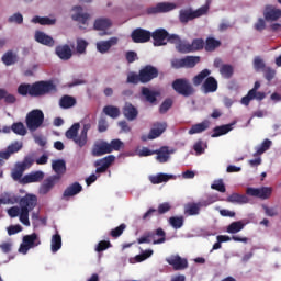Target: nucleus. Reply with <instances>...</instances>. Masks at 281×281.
I'll use <instances>...</instances> for the list:
<instances>
[{"mask_svg": "<svg viewBox=\"0 0 281 281\" xmlns=\"http://www.w3.org/2000/svg\"><path fill=\"white\" fill-rule=\"evenodd\" d=\"M23 243H25L29 248L34 249V247H38V245H41V239L36 233H33L24 236Z\"/></svg>", "mask_w": 281, "mask_h": 281, "instance_id": "nucleus-36", "label": "nucleus"}, {"mask_svg": "<svg viewBox=\"0 0 281 281\" xmlns=\"http://www.w3.org/2000/svg\"><path fill=\"white\" fill-rule=\"evenodd\" d=\"M202 89L204 93H215L218 90V81L214 77H207L202 85Z\"/></svg>", "mask_w": 281, "mask_h": 281, "instance_id": "nucleus-26", "label": "nucleus"}, {"mask_svg": "<svg viewBox=\"0 0 281 281\" xmlns=\"http://www.w3.org/2000/svg\"><path fill=\"white\" fill-rule=\"evenodd\" d=\"M183 223H184L183 216L169 217V225H171L173 229H181L183 227Z\"/></svg>", "mask_w": 281, "mask_h": 281, "instance_id": "nucleus-49", "label": "nucleus"}, {"mask_svg": "<svg viewBox=\"0 0 281 281\" xmlns=\"http://www.w3.org/2000/svg\"><path fill=\"white\" fill-rule=\"evenodd\" d=\"M154 251L151 249L145 250L143 254L137 255L135 257L136 262H144V260H148L150 256H153Z\"/></svg>", "mask_w": 281, "mask_h": 281, "instance_id": "nucleus-64", "label": "nucleus"}, {"mask_svg": "<svg viewBox=\"0 0 281 281\" xmlns=\"http://www.w3.org/2000/svg\"><path fill=\"white\" fill-rule=\"evenodd\" d=\"M126 82L128 85H139V82H142V77H140V72H130L127 75V79H126Z\"/></svg>", "mask_w": 281, "mask_h": 281, "instance_id": "nucleus-56", "label": "nucleus"}, {"mask_svg": "<svg viewBox=\"0 0 281 281\" xmlns=\"http://www.w3.org/2000/svg\"><path fill=\"white\" fill-rule=\"evenodd\" d=\"M258 89H260V81L255 82L254 88L249 90L247 95H245L241 99V104H244L245 106H249V103L251 102V100H256V91H258Z\"/></svg>", "mask_w": 281, "mask_h": 281, "instance_id": "nucleus-31", "label": "nucleus"}, {"mask_svg": "<svg viewBox=\"0 0 281 281\" xmlns=\"http://www.w3.org/2000/svg\"><path fill=\"white\" fill-rule=\"evenodd\" d=\"M63 247V237L60 234L56 233L55 235L52 236L50 239V250L53 254H56L57 251H60Z\"/></svg>", "mask_w": 281, "mask_h": 281, "instance_id": "nucleus-38", "label": "nucleus"}, {"mask_svg": "<svg viewBox=\"0 0 281 281\" xmlns=\"http://www.w3.org/2000/svg\"><path fill=\"white\" fill-rule=\"evenodd\" d=\"M59 106L61 109H71V106H76V98L70 95H64L59 100Z\"/></svg>", "mask_w": 281, "mask_h": 281, "instance_id": "nucleus-45", "label": "nucleus"}, {"mask_svg": "<svg viewBox=\"0 0 281 281\" xmlns=\"http://www.w3.org/2000/svg\"><path fill=\"white\" fill-rule=\"evenodd\" d=\"M33 23H40V25H55L56 19L41 18L38 15L32 19Z\"/></svg>", "mask_w": 281, "mask_h": 281, "instance_id": "nucleus-52", "label": "nucleus"}, {"mask_svg": "<svg viewBox=\"0 0 281 281\" xmlns=\"http://www.w3.org/2000/svg\"><path fill=\"white\" fill-rule=\"evenodd\" d=\"M220 74L223 78L229 79L234 76V67L229 64H224L220 68Z\"/></svg>", "mask_w": 281, "mask_h": 281, "instance_id": "nucleus-47", "label": "nucleus"}, {"mask_svg": "<svg viewBox=\"0 0 281 281\" xmlns=\"http://www.w3.org/2000/svg\"><path fill=\"white\" fill-rule=\"evenodd\" d=\"M24 172L25 171L18 164H15V167L11 172L13 181H21Z\"/></svg>", "mask_w": 281, "mask_h": 281, "instance_id": "nucleus-57", "label": "nucleus"}, {"mask_svg": "<svg viewBox=\"0 0 281 281\" xmlns=\"http://www.w3.org/2000/svg\"><path fill=\"white\" fill-rule=\"evenodd\" d=\"M170 179H177V176L170 173H157L155 176H149V181L153 186H159V183H168Z\"/></svg>", "mask_w": 281, "mask_h": 281, "instance_id": "nucleus-23", "label": "nucleus"}, {"mask_svg": "<svg viewBox=\"0 0 281 281\" xmlns=\"http://www.w3.org/2000/svg\"><path fill=\"white\" fill-rule=\"evenodd\" d=\"M140 74V83L147 85L151 80H155L159 76V69L153 65H146L139 70Z\"/></svg>", "mask_w": 281, "mask_h": 281, "instance_id": "nucleus-9", "label": "nucleus"}, {"mask_svg": "<svg viewBox=\"0 0 281 281\" xmlns=\"http://www.w3.org/2000/svg\"><path fill=\"white\" fill-rule=\"evenodd\" d=\"M272 142L269 138H266L260 146L256 147V153L254 157H260V155H265L269 148H271Z\"/></svg>", "mask_w": 281, "mask_h": 281, "instance_id": "nucleus-44", "label": "nucleus"}, {"mask_svg": "<svg viewBox=\"0 0 281 281\" xmlns=\"http://www.w3.org/2000/svg\"><path fill=\"white\" fill-rule=\"evenodd\" d=\"M112 245L111 241L109 240H101L98 243L97 247H95V251L98 254H101V251H106V249H111Z\"/></svg>", "mask_w": 281, "mask_h": 281, "instance_id": "nucleus-61", "label": "nucleus"}, {"mask_svg": "<svg viewBox=\"0 0 281 281\" xmlns=\"http://www.w3.org/2000/svg\"><path fill=\"white\" fill-rule=\"evenodd\" d=\"M52 169L54 170L55 175L48 176L43 180L38 188V194L45 196L49 194L56 186L60 183L63 176L67 172V164L63 159H57L52 162Z\"/></svg>", "mask_w": 281, "mask_h": 281, "instance_id": "nucleus-2", "label": "nucleus"}, {"mask_svg": "<svg viewBox=\"0 0 281 281\" xmlns=\"http://www.w3.org/2000/svg\"><path fill=\"white\" fill-rule=\"evenodd\" d=\"M43 122H45V114L38 109L26 114L25 124L29 131H38L43 126Z\"/></svg>", "mask_w": 281, "mask_h": 281, "instance_id": "nucleus-8", "label": "nucleus"}, {"mask_svg": "<svg viewBox=\"0 0 281 281\" xmlns=\"http://www.w3.org/2000/svg\"><path fill=\"white\" fill-rule=\"evenodd\" d=\"M210 128V121L204 120L201 123L194 124L189 130V135H196L199 133H203L204 131H207Z\"/></svg>", "mask_w": 281, "mask_h": 281, "instance_id": "nucleus-33", "label": "nucleus"}, {"mask_svg": "<svg viewBox=\"0 0 281 281\" xmlns=\"http://www.w3.org/2000/svg\"><path fill=\"white\" fill-rule=\"evenodd\" d=\"M78 131H80V123H75L66 132L67 139H71L79 148H85V143L80 142V134L78 135Z\"/></svg>", "mask_w": 281, "mask_h": 281, "instance_id": "nucleus-17", "label": "nucleus"}, {"mask_svg": "<svg viewBox=\"0 0 281 281\" xmlns=\"http://www.w3.org/2000/svg\"><path fill=\"white\" fill-rule=\"evenodd\" d=\"M168 128V124L166 122L159 123L156 122L153 124V128L149 131V134L142 136V142H148V139H157V137H161L164 133Z\"/></svg>", "mask_w": 281, "mask_h": 281, "instance_id": "nucleus-11", "label": "nucleus"}, {"mask_svg": "<svg viewBox=\"0 0 281 281\" xmlns=\"http://www.w3.org/2000/svg\"><path fill=\"white\" fill-rule=\"evenodd\" d=\"M168 36V31L166 29H158L151 33V38L154 41L155 47H161L162 45H167L166 38Z\"/></svg>", "mask_w": 281, "mask_h": 281, "instance_id": "nucleus-18", "label": "nucleus"}, {"mask_svg": "<svg viewBox=\"0 0 281 281\" xmlns=\"http://www.w3.org/2000/svg\"><path fill=\"white\" fill-rule=\"evenodd\" d=\"M168 265L173 267L175 271H183V269H188V259L181 258V256H172L167 259Z\"/></svg>", "mask_w": 281, "mask_h": 281, "instance_id": "nucleus-19", "label": "nucleus"}, {"mask_svg": "<svg viewBox=\"0 0 281 281\" xmlns=\"http://www.w3.org/2000/svg\"><path fill=\"white\" fill-rule=\"evenodd\" d=\"M113 45H117V37H111L108 41H101L97 43V49L100 52V54H106Z\"/></svg>", "mask_w": 281, "mask_h": 281, "instance_id": "nucleus-28", "label": "nucleus"}, {"mask_svg": "<svg viewBox=\"0 0 281 281\" xmlns=\"http://www.w3.org/2000/svg\"><path fill=\"white\" fill-rule=\"evenodd\" d=\"M210 12V0L206 1L204 5L196 10H192V8L181 9L179 11V21L180 23H190V21H194V19H201V16H205Z\"/></svg>", "mask_w": 281, "mask_h": 281, "instance_id": "nucleus-5", "label": "nucleus"}, {"mask_svg": "<svg viewBox=\"0 0 281 281\" xmlns=\"http://www.w3.org/2000/svg\"><path fill=\"white\" fill-rule=\"evenodd\" d=\"M216 240H220V243H229V240H234L235 243H249V238L247 237H240L238 235H233L232 237L227 235H218L216 237Z\"/></svg>", "mask_w": 281, "mask_h": 281, "instance_id": "nucleus-35", "label": "nucleus"}, {"mask_svg": "<svg viewBox=\"0 0 281 281\" xmlns=\"http://www.w3.org/2000/svg\"><path fill=\"white\" fill-rule=\"evenodd\" d=\"M45 179V172L42 170L32 171L25 175L21 180L20 183L23 186H27V183H41Z\"/></svg>", "mask_w": 281, "mask_h": 281, "instance_id": "nucleus-15", "label": "nucleus"}, {"mask_svg": "<svg viewBox=\"0 0 281 281\" xmlns=\"http://www.w3.org/2000/svg\"><path fill=\"white\" fill-rule=\"evenodd\" d=\"M212 74V70L205 68L202 71H200L196 76L193 77L192 82L194 87H199L200 85H203L204 80H207V77Z\"/></svg>", "mask_w": 281, "mask_h": 281, "instance_id": "nucleus-37", "label": "nucleus"}, {"mask_svg": "<svg viewBox=\"0 0 281 281\" xmlns=\"http://www.w3.org/2000/svg\"><path fill=\"white\" fill-rule=\"evenodd\" d=\"M35 41L41 45H46L47 47H54V37L45 34L43 31L35 32Z\"/></svg>", "mask_w": 281, "mask_h": 281, "instance_id": "nucleus-25", "label": "nucleus"}, {"mask_svg": "<svg viewBox=\"0 0 281 281\" xmlns=\"http://www.w3.org/2000/svg\"><path fill=\"white\" fill-rule=\"evenodd\" d=\"M177 52H179L180 54H193L192 52V43H188V42H180L177 46H176Z\"/></svg>", "mask_w": 281, "mask_h": 281, "instance_id": "nucleus-50", "label": "nucleus"}, {"mask_svg": "<svg viewBox=\"0 0 281 281\" xmlns=\"http://www.w3.org/2000/svg\"><path fill=\"white\" fill-rule=\"evenodd\" d=\"M2 63L7 65V67H10V65L16 64V55L12 50L7 52L2 56Z\"/></svg>", "mask_w": 281, "mask_h": 281, "instance_id": "nucleus-48", "label": "nucleus"}, {"mask_svg": "<svg viewBox=\"0 0 281 281\" xmlns=\"http://www.w3.org/2000/svg\"><path fill=\"white\" fill-rule=\"evenodd\" d=\"M124 142L122 139L115 138L110 143L104 139L95 140L91 148L92 157H103V155H111V153H120L123 150Z\"/></svg>", "mask_w": 281, "mask_h": 281, "instance_id": "nucleus-3", "label": "nucleus"}, {"mask_svg": "<svg viewBox=\"0 0 281 281\" xmlns=\"http://www.w3.org/2000/svg\"><path fill=\"white\" fill-rule=\"evenodd\" d=\"M205 204L203 202L199 203H189L186 205L184 214H188V216H198L201 212V207H203Z\"/></svg>", "mask_w": 281, "mask_h": 281, "instance_id": "nucleus-29", "label": "nucleus"}, {"mask_svg": "<svg viewBox=\"0 0 281 281\" xmlns=\"http://www.w3.org/2000/svg\"><path fill=\"white\" fill-rule=\"evenodd\" d=\"M123 115L128 120V122H133V120H137L139 115V111L132 103H125L123 106Z\"/></svg>", "mask_w": 281, "mask_h": 281, "instance_id": "nucleus-24", "label": "nucleus"}, {"mask_svg": "<svg viewBox=\"0 0 281 281\" xmlns=\"http://www.w3.org/2000/svg\"><path fill=\"white\" fill-rule=\"evenodd\" d=\"M89 43L86 40L78 38L77 40V54H85L87 52V47Z\"/></svg>", "mask_w": 281, "mask_h": 281, "instance_id": "nucleus-60", "label": "nucleus"}, {"mask_svg": "<svg viewBox=\"0 0 281 281\" xmlns=\"http://www.w3.org/2000/svg\"><path fill=\"white\" fill-rule=\"evenodd\" d=\"M263 18L266 21H278V19H281V10L268 4L263 10Z\"/></svg>", "mask_w": 281, "mask_h": 281, "instance_id": "nucleus-21", "label": "nucleus"}, {"mask_svg": "<svg viewBox=\"0 0 281 281\" xmlns=\"http://www.w3.org/2000/svg\"><path fill=\"white\" fill-rule=\"evenodd\" d=\"M103 113L108 115V117H112V120H117L121 115L120 108L115 105H105L103 108Z\"/></svg>", "mask_w": 281, "mask_h": 281, "instance_id": "nucleus-42", "label": "nucleus"}, {"mask_svg": "<svg viewBox=\"0 0 281 281\" xmlns=\"http://www.w3.org/2000/svg\"><path fill=\"white\" fill-rule=\"evenodd\" d=\"M243 229H245V223H243V221H237L231 223L227 226L226 232L228 234H238V232H243Z\"/></svg>", "mask_w": 281, "mask_h": 281, "instance_id": "nucleus-43", "label": "nucleus"}, {"mask_svg": "<svg viewBox=\"0 0 281 281\" xmlns=\"http://www.w3.org/2000/svg\"><path fill=\"white\" fill-rule=\"evenodd\" d=\"M140 93L149 104H155L157 102V95H159V92L149 90L147 87H143Z\"/></svg>", "mask_w": 281, "mask_h": 281, "instance_id": "nucleus-40", "label": "nucleus"}, {"mask_svg": "<svg viewBox=\"0 0 281 281\" xmlns=\"http://www.w3.org/2000/svg\"><path fill=\"white\" fill-rule=\"evenodd\" d=\"M199 63H201V57L199 56L189 55L183 57L184 69H194Z\"/></svg>", "mask_w": 281, "mask_h": 281, "instance_id": "nucleus-41", "label": "nucleus"}, {"mask_svg": "<svg viewBox=\"0 0 281 281\" xmlns=\"http://www.w3.org/2000/svg\"><path fill=\"white\" fill-rule=\"evenodd\" d=\"M72 12H75V14L71 15L72 21H77L80 25H89V19H91V15L89 13H82V7H72Z\"/></svg>", "mask_w": 281, "mask_h": 281, "instance_id": "nucleus-16", "label": "nucleus"}, {"mask_svg": "<svg viewBox=\"0 0 281 281\" xmlns=\"http://www.w3.org/2000/svg\"><path fill=\"white\" fill-rule=\"evenodd\" d=\"M171 87L173 91L178 93V95H182L183 98H191V95H194V93H196L194 86H192L190 79L188 78L175 79L171 83Z\"/></svg>", "mask_w": 281, "mask_h": 281, "instance_id": "nucleus-6", "label": "nucleus"}, {"mask_svg": "<svg viewBox=\"0 0 281 281\" xmlns=\"http://www.w3.org/2000/svg\"><path fill=\"white\" fill-rule=\"evenodd\" d=\"M23 148V143L15 140L11 145L7 147V150H9V154L14 155V153H19Z\"/></svg>", "mask_w": 281, "mask_h": 281, "instance_id": "nucleus-59", "label": "nucleus"}, {"mask_svg": "<svg viewBox=\"0 0 281 281\" xmlns=\"http://www.w3.org/2000/svg\"><path fill=\"white\" fill-rule=\"evenodd\" d=\"M113 25V22L109 18H98L94 20L93 29L97 32H106Z\"/></svg>", "mask_w": 281, "mask_h": 281, "instance_id": "nucleus-22", "label": "nucleus"}, {"mask_svg": "<svg viewBox=\"0 0 281 281\" xmlns=\"http://www.w3.org/2000/svg\"><path fill=\"white\" fill-rule=\"evenodd\" d=\"M177 8V4L170 2H159L155 7L147 9V14H162L166 12H172Z\"/></svg>", "mask_w": 281, "mask_h": 281, "instance_id": "nucleus-13", "label": "nucleus"}, {"mask_svg": "<svg viewBox=\"0 0 281 281\" xmlns=\"http://www.w3.org/2000/svg\"><path fill=\"white\" fill-rule=\"evenodd\" d=\"M222 43L220 40H216L212 36L206 37L204 42V49L205 52H216L218 47H221Z\"/></svg>", "mask_w": 281, "mask_h": 281, "instance_id": "nucleus-32", "label": "nucleus"}, {"mask_svg": "<svg viewBox=\"0 0 281 281\" xmlns=\"http://www.w3.org/2000/svg\"><path fill=\"white\" fill-rule=\"evenodd\" d=\"M55 54L60 60H71V56H74L71 47L67 44L56 46Z\"/></svg>", "mask_w": 281, "mask_h": 281, "instance_id": "nucleus-20", "label": "nucleus"}, {"mask_svg": "<svg viewBox=\"0 0 281 281\" xmlns=\"http://www.w3.org/2000/svg\"><path fill=\"white\" fill-rule=\"evenodd\" d=\"M56 91H58V88L52 80H42L34 83H21L18 87V93L23 98H26V95H30L31 98H43L45 95L56 93Z\"/></svg>", "mask_w": 281, "mask_h": 281, "instance_id": "nucleus-1", "label": "nucleus"}, {"mask_svg": "<svg viewBox=\"0 0 281 281\" xmlns=\"http://www.w3.org/2000/svg\"><path fill=\"white\" fill-rule=\"evenodd\" d=\"M18 165L25 171V170H30V168H32V166H34V157L32 156H26L24 157L22 162H18Z\"/></svg>", "mask_w": 281, "mask_h": 281, "instance_id": "nucleus-54", "label": "nucleus"}, {"mask_svg": "<svg viewBox=\"0 0 281 281\" xmlns=\"http://www.w3.org/2000/svg\"><path fill=\"white\" fill-rule=\"evenodd\" d=\"M246 194L248 196H256L257 199H262V201L269 199L273 194V188L271 187H261V188H247Z\"/></svg>", "mask_w": 281, "mask_h": 281, "instance_id": "nucleus-10", "label": "nucleus"}, {"mask_svg": "<svg viewBox=\"0 0 281 281\" xmlns=\"http://www.w3.org/2000/svg\"><path fill=\"white\" fill-rule=\"evenodd\" d=\"M90 130H91V125H90V123H88V124L83 125V127H82V130L80 132V139H79V142L81 144H85V146H87V142H89V138H88L87 135H88Z\"/></svg>", "mask_w": 281, "mask_h": 281, "instance_id": "nucleus-53", "label": "nucleus"}, {"mask_svg": "<svg viewBox=\"0 0 281 281\" xmlns=\"http://www.w3.org/2000/svg\"><path fill=\"white\" fill-rule=\"evenodd\" d=\"M82 192V184L79 182H74L72 184L68 186L64 193L63 199H69L71 196H76V194H80Z\"/></svg>", "mask_w": 281, "mask_h": 281, "instance_id": "nucleus-27", "label": "nucleus"}, {"mask_svg": "<svg viewBox=\"0 0 281 281\" xmlns=\"http://www.w3.org/2000/svg\"><path fill=\"white\" fill-rule=\"evenodd\" d=\"M124 229H126V224H121L110 232V236L112 238H120V236H122V234H124Z\"/></svg>", "mask_w": 281, "mask_h": 281, "instance_id": "nucleus-58", "label": "nucleus"}, {"mask_svg": "<svg viewBox=\"0 0 281 281\" xmlns=\"http://www.w3.org/2000/svg\"><path fill=\"white\" fill-rule=\"evenodd\" d=\"M206 148H207V144L203 143L202 139H199L193 145V150L195 151V155H203Z\"/></svg>", "mask_w": 281, "mask_h": 281, "instance_id": "nucleus-55", "label": "nucleus"}, {"mask_svg": "<svg viewBox=\"0 0 281 281\" xmlns=\"http://www.w3.org/2000/svg\"><path fill=\"white\" fill-rule=\"evenodd\" d=\"M21 212H20V222L25 227H30V212L38 205V198L34 194L27 193L19 201Z\"/></svg>", "mask_w": 281, "mask_h": 281, "instance_id": "nucleus-4", "label": "nucleus"}, {"mask_svg": "<svg viewBox=\"0 0 281 281\" xmlns=\"http://www.w3.org/2000/svg\"><path fill=\"white\" fill-rule=\"evenodd\" d=\"M170 109H172V100L166 99L159 108V113H161V114L168 113V111H170Z\"/></svg>", "mask_w": 281, "mask_h": 281, "instance_id": "nucleus-63", "label": "nucleus"}, {"mask_svg": "<svg viewBox=\"0 0 281 281\" xmlns=\"http://www.w3.org/2000/svg\"><path fill=\"white\" fill-rule=\"evenodd\" d=\"M227 203H237L238 205H245V203H249V198L245 194L240 193H232L226 198Z\"/></svg>", "mask_w": 281, "mask_h": 281, "instance_id": "nucleus-30", "label": "nucleus"}, {"mask_svg": "<svg viewBox=\"0 0 281 281\" xmlns=\"http://www.w3.org/2000/svg\"><path fill=\"white\" fill-rule=\"evenodd\" d=\"M114 162H115L114 155H109L101 159L95 160L94 161V167L97 168L95 173L104 175V172H106V170H109V168H111V165H113Z\"/></svg>", "mask_w": 281, "mask_h": 281, "instance_id": "nucleus-12", "label": "nucleus"}, {"mask_svg": "<svg viewBox=\"0 0 281 281\" xmlns=\"http://www.w3.org/2000/svg\"><path fill=\"white\" fill-rule=\"evenodd\" d=\"M11 131L15 133V135H21L24 137V135H27V128H25V125L22 122H16L11 125Z\"/></svg>", "mask_w": 281, "mask_h": 281, "instance_id": "nucleus-46", "label": "nucleus"}, {"mask_svg": "<svg viewBox=\"0 0 281 281\" xmlns=\"http://www.w3.org/2000/svg\"><path fill=\"white\" fill-rule=\"evenodd\" d=\"M191 49L194 54V52H201L205 49V41L203 38H194L191 42Z\"/></svg>", "mask_w": 281, "mask_h": 281, "instance_id": "nucleus-51", "label": "nucleus"}, {"mask_svg": "<svg viewBox=\"0 0 281 281\" xmlns=\"http://www.w3.org/2000/svg\"><path fill=\"white\" fill-rule=\"evenodd\" d=\"M254 68L256 71H265L267 66L265 65V60L260 57H255L254 59Z\"/></svg>", "mask_w": 281, "mask_h": 281, "instance_id": "nucleus-62", "label": "nucleus"}, {"mask_svg": "<svg viewBox=\"0 0 281 281\" xmlns=\"http://www.w3.org/2000/svg\"><path fill=\"white\" fill-rule=\"evenodd\" d=\"M131 38L133 43H148L151 38V33L150 31L138 27L132 32Z\"/></svg>", "mask_w": 281, "mask_h": 281, "instance_id": "nucleus-14", "label": "nucleus"}, {"mask_svg": "<svg viewBox=\"0 0 281 281\" xmlns=\"http://www.w3.org/2000/svg\"><path fill=\"white\" fill-rule=\"evenodd\" d=\"M155 155H157L156 159L159 161V164H166L168 159H170V150L166 146L161 147L160 149H156Z\"/></svg>", "mask_w": 281, "mask_h": 281, "instance_id": "nucleus-34", "label": "nucleus"}, {"mask_svg": "<svg viewBox=\"0 0 281 281\" xmlns=\"http://www.w3.org/2000/svg\"><path fill=\"white\" fill-rule=\"evenodd\" d=\"M138 245L153 243V245H161L166 243V231L164 228H157L156 231H148L137 239Z\"/></svg>", "mask_w": 281, "mask_h": 281, "instance_id": "nucleus-7", "label": "nucleus"}, {"mask_svg": "<svg viewBox=\"0 0 281 281\" xmlns=\"http://www.w3.org/2000/svg\"><path fill=\"white\" fill-rule=\"evenodd\" d=\"M234 124H226V125H222V126H216L213 128V134L211 135V137H221V135H227V133H229V131H232L234 127Z\"/></svg>", "mask_w": 281, "mask_h": 281, "instance_id": "nucleus-39", "label": "nucleus"}]
</instances>
